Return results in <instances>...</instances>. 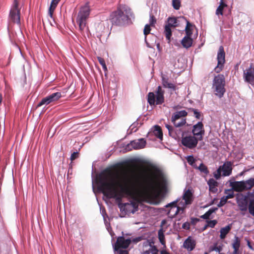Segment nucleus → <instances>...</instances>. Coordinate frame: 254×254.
<instances>
[{
	"instance_id": "obj_1",
	"label": "nucleus",
	"mask_w": 254,
	"mask_h": 254,
	"mask_svg": "<svg viewBox=\"0 0 254 254\" xmlns=\"http://www.w3.org/2000/svg\"><path fill=\"white\" fill-rule=\"evenodd\" d=\"M153 170L154 173L146 175L143 183L137 188L138 178L134 172H124L120 175L117 174L116 179L114 180L113 171L106 169L97 177L98 189L109 198L121 201L124 197L127 196L132 199L130 203L122 204L121 210L127 211V208L131 206L135 211L138 204L142 202L158 204L160 195L167 190V181L158 168L154 167Z\"/></svg>"
},
{
	"instance_id": "obj_2",
	"label": "nucleus",
	"mask_w": 254,
	"mask_h": 254,
	"mask_svg": "<svg viewBox=\"0 0 254 254\" xmlns=\"http://www.w3.org/2000/svg\"><path fill=\"white\" fill-rule=\"evenodd\" d=\"M131 18H134L131 9L125 4H120L116 10L110 15V20L113 25L122 26L129 23Z\"/></svg>"
},
{
	"instance_id": "obj_3",
	"label": "nucleus",
	"mask_w": 254,
	"mask_h": 254,
	"mask_svg": "<svg viewBox=\"0 0 254 254\" xmlns=\"http://www.w3.org/2000/svg\"><path fill=\"white\" fill-rule=\"evenodd\" d=\"M90 11L91 9L88 2L81 6L79 9L76 21L81 32H82L87 26V20L89 17Z\"/></svg>"
},
{
	"instance_id": "obj_4",
	"label": "nucleus",
	"mask_w": 254,
	"mask_h": 254,
	"mask_svg": "<svg viewBox=\"0 0 254 254\" xmlns=\"http://www.w3.org/2000/svg\"><path fill=\"white\" fill-rule=\"evenodd\" d=\"M225 86V79L223 74H219L214 77L212 88L215 95L220 98L223 96L226 92Z\"/></svg>"
},
{
	"instance_id": "obj_5",
	"label": "nucleus",
	"mask_w": 254,
	"mask_h": 254,
	"mask_svg": "<svg viewBox=\"0 0 254 254\" xmlns=\"http://www.w3.org/2000/svg\"><path fill=\"white\" fill-rule=\"evenodd\" d=\"M165 91L161 86L157 87L155 93L149 92L147 95V102L150 105H161L165 101Z\"/></svg>"
},
{
	"instance_id": "obj_6",
	"label": "nucleus",
	"mask_w": 254,
	"mask_h": 254,
	"mask_svg": "<svg viewBox=\"0 0 254 254\" xmlns=\"http://www.w3.org/2000/svg\"><path fill=\"white\" fill-rule=\"evenodd\" d=\"M230 186L232 189L236 192L250 190L254 187V178H251L246 181L230 182Z\"/></svg>"
},
{
	"instance_id": "obj_7",
	"label": "nucleus",
	"mask_w": 254,
	"mask_h": 254,
	"mask_svg": "<svg viewBox=\"0 0 254 254\" xmlns=\"http://www.w3.org/2000/svg\"><path fill=\"white\" fill-rule=\"evenodd\" d=\"M188 115V113L185 110L176 112L173 114L171 118V121L175 127H181L186 124L185 117Z\"/></svg>"
},
{
	"instance_id": "obj_8",
	"label": "nucleus",
	"mask_w": 254,
	"mask_h": 254,
	"mask_svg": "<svg viewBox=\"0 0 254 254\" xmlns=\"http://www.w3.org/2000/svg\"><path fill=\"white\" fill-rule=\"evenodd\" d=\"M20 9L18 8V1L14 0L12 7L9 13V18L11 21L18 24H20Z\"/></svg>"
},
{
	"instance_id": "obj_9",
	"label": "nucleus",
	"mask_w": 254,
	"mask_h": 254,
	"mask_svg": "<svg viewBox=\"0 0 254 254\" xmlns=\"http://www.w3.org/2000/svg\"><path fill=\"white\" fill-rule=\"evenodd\" d=\"M217 65L215 67L214 71L215 72L218 73L221 72L223 67L224 64L225 63V53L223 47L220 46L217 54Z\"/></svg>"
},
{
	"instance_id": "obj_10",
	"label": "nucleus",
	"mask_w": 254,
	"mask_h": 254,
	"mask_svg": "<svg viewBox=\"0 0 254 254\" xmlns=\"http://www.w3.org/2000/svg\"><path fill=\"white\" fill-rule=\"evenodd\" d=\"M198 140L199 139L195 136L189 135L183 137L181 139V143L183 146L191 149L197 146Z\"/></svg>"
},
{
	"instance_id": "obj_11",
	"label": "nucleus",
	"mask_w": 254,
	"mask_h": 254,
	"mask_svg": "<svg viewBox=\"0 0 254 254\" xmlns=\"http://www.w3.org/2000/svg\"><path fill=\"white\" fill-rule=\"evenodd\" d=\"M180 200V199H177V200L168 203L165 206L166 208V211L167 212V213L169 217L173 218L178 214L177 204Z\"/></svg>"
},
{
	"instance_id": "obj_12",
	"label": "nucleus",
	"mask_w": 254,
	"mask_h": 254,
	"mask_svg": "<svg viewBox=\"0 0 254 254\" xmlns=\"http://www.w3.org/2000/svg\"><path fill=\"white\" fill-rule=\"evenodd\" d=\"M131 242L130 239H125L123 236L119 237L114 246L115 251H118L120 249L127 248Z\"/></svg>"
},
{
	"instance_id": "obj_13",
	"label": "nucleus",
	"mask_w": 254,
	"mask_h": 254,
	"mask_svg": "<svg viewBox=\"0 0 254 254\" xmlns=\"http://www.w3.org/2000/svg\"><path fill=\"white\" fill-rule=\"evenodd\" d=\"M243 78L245 82L254 86V65L251 64L250 66L244 70Z\"/></svg>"
},
{
	"instance_id": "obj_14",
	"label": "nucleus",
	"mask_w": 254,
	"mask_h": 254,
	"mask_svg": "<svg viewBox=\"0 0 254 254\" xmlns=\"http://www.w3.org/2000/svg\"><path fill=\"white\" fill-rule=\"evenodd\" d=\"M62 97L61 92L54 93L45 98H44L42 100L38 103L37 107H39L43 105H48L50 103L58 100Z\"/></svg>"
},
{
	"instance_id": "obj_15",
	"label": "nucleus",
	"mask_w": 254,
	"mask_h": 254,
	"mask_svg": "<svg viewBox=\"0 0 254 254\" xmlns=\"http://www.w3.org/2000/svg\"><path fill=\"white\" fill-rule=\"evenodd\" d=\"M194 136L197 137L199 140L202 139V135L204 134L203 125L202 122H198L193 127L192 130Z\"/></svg>"
},
{
	"instance_id": "obj_16",
	"label": "nucleus",
	"mask_w": 254,
	"mask_h": 254,
	"mask_svg": "<svg viewBox=\"0 0 254 254\" xmlns=\"http://www.w3.org/2000/svg\"><path fill=\"white\" fill-rule=\"evenodd\" d=\"M232 163L230 161H227L224 164L219 167V168L222 172V176H229L232 174Z\"/></svg>"
},
{
	"instance_id": "obj_17",
	"label": "nucleus",
	"mask_w": 254,
	"mask_h": 254,
	"mask_svg": "<svg viewBox=\"0 0 254 254\" xmlns=\"http://www.w3.org/2000/svg\"><path fill=\"white\" fill-rule=\"evenodd\" d=\"M196 244V241L190 236H189L184 241L183 247L188 251L191 252L194 249Z\"/></svg>"
},
{
	"instance_id": "obj_18",
	"label": "nucleus",
	"mask_w": 254,
	"mask_h": 254,
	"mask_svg": "<svg viewBox=\"0 0 254 254\" xmlns=\"http://www.w3.org/2000/svg\"><path fill=\"white\" fill-rule=\"evenodd\" d=\"M146 143V140L144 138H140L131 141L129 145L134 149H139L143 148L145 146Z\"/></svg>"
},
{
	"instance_id": "obj_19",
	"label": "nucleus",
	"mask_w": 254,
	"mask_h": 254,
	"mask_svg": "<svg viewBox=\"0 0 254 254\" xmlns=\"http://www.w3.org/2000/svg\"><path fill=\"white\" fill-rule=\"evenodd\" d=\"M182 200H184L183 203H185V205L191 204L193 201V194L190 190H184L182 196Z\"/></svg>"
},
{
	"instance_id": "obj_20",
	"label": "nucleus",
	"mask_w": 254,
	"mask_h": 254,
	"mask_svg": "<svg viewBox=\"0 0 254 254\" xmlns=\"http://www.w3.org/2000/svg\"><path fill=\"white\" fill-rule=\"evenodd\" d=\"M162 84L164 88L171 89L174 91L177 89V86L174 84L169 82L168 78L164 76H162Z\"/></svg>"
},
{
	"instance_id": "obj_21",
	"label": "nucleus",
	"mask_w": 254,
	"mask_h": 254,
	"mask_svg": "<svg viewBox=\"0 0 254 254\" xmlns=\"http://www.w3.org/2000/svg\"><path fill=\"white\" fill-rule=\"evenodd\" d=\"M193 43L191 37L185 36L181 41V44L184 48L188 49L191 47Z\"/></svg>"
},
{
	"instance_id": "obj_22",
	"label": "nucleus",
	"mask_w": 254,
	"mask_h": 254,
	"mask_svg": "<svg viewBox=\"0 0 254 254\" xmlns=\"http://www.w3.org/2000/svg\"><path fill=\"white\" fill-rule=\"evenodd\" d=\"M232 229V224H229L225 227L221 228L220 230V238L221 239H224L226 235L229 233Z\"/></svg>"
},
{
	"instance_id": "obj_23",
	"label": "nucleus",
	"mask_w": 254,
	"mask_h": 254,
	"mask_svg": "<svg viewBox=\"0 0 254 254\" xmlns=\"http://www.w3.org/2000/svg\"><path fill=\"white\" fill-rule=\"evenodd\" d=\"M153 133L160 140L163 139V132L161 127L158 125H155L154 127Z\"/></svg>"
},
{
	"instance_id": "obj_24",
	"label": "nucleus",
	"mask_w": 254,
	"mask_h": 254,
	"mask_svg": "<svg viewBox=\"0 0 254 254\" xmlns=\"http://www.w3.org/2000/svg\"><path fill=\"white\" fill-rule=\"evenodd\" d=\"M149 245L150 248L144 252L143 254H158V250L155 246H152L151 245V242H147Z\"/></svg>"
},
{
	"instance_id": "obj_25",
	"label": "nucleus",
	"mask_w": 254,
	"mask_h": 254,
	"mask_svg": "<svg viewBox=\"0 0 254 254\" xmlns=\"http://www.w3.org/2000/svg\"><path fill=\"white\" fill-rule=\"evenodd\" d=\"M194 168L198 170L200 172L204 174L205 175H208L209 172L207 167L202 163H201L199 166L196 165Z\"/></svg>"
},
{
	"instance_id": "obj_26",
	"label": "nucleus",
	"mask_w": 254,
	"mask_h": 254,
	"mask_svg": "<svg viewBox=\"0 0 254 254\" xmlns=\"http://www.w3.org/2000/svg\"><path fill=\"white\" fill-rule=\"evenodd\" d=\"M240 243L241 241L239 238L235 236L232 243V247L235 253H236V252H239V248L240 247Z\"/></svg>"
},
{
	"instance_id": "obj_27",
	"label": "nucleus",
	"mask_w": 254,
	"mask_h": 254,
	"mask_svg": "<svg viewBox=\"0 0 254 254\" xmlns=\"http://www.w3.org/2000/svg\"><path fill=\"white\" fill-rule=\"evenodd\" d=\"M192 24L189 22V21L187 20V25L185 28L186 36L191 37L192 34Z\"/></svg>"
},
{
	"instance_id": "obj_28",
	"label": "nucleus",
	"mask_w": 254,
	"mask_h": 254,
	"mask_svg": "<svg viewBox=\"0 0 254 254\" xmlns=\"http://www.w3.org/2000/svg\"><path fill=\"white\" fill-rule=\"evenodd\" d=\"M227 6V4L224 2V0H220V5L216 9V14L217 15H223V9Z\"/></svg>"
},
{
	"instance_id": "obj_29",
	"label": "nucleus",
	"mask_w": 254,
	"mask_h": 254,
	"mask_svg": "<svg viewBox=\"0 0 254 254\" xmlns=\"http://www.w3.org/2000/svg\"><path fill=\"white\" fill-rule=\"evenodd\" d=\"M178 20L175 17H169L168 19V24L170 27H176L178 26Z\"/></svg>"
},
{
	"instance_id": "obj_30",
	"label": "nucleus",
	"mask_w": 254,
	"mask_h": 254,
	"mask_svg": "<svg viewBox=\"0 0 254 254\" xmlns=\"http://www.w3.org/2000/svg\"><path fill=\"white\" fill-rule=\"evenodd\" d=\"M246 200V197L245 198L243 201H238L237 203L241 211H246L247 210V204Z\"/></svg>"
},
{
	"instance_id": "obj_31",
	"label": "nucleus",
	"mask_w": 254,
	"mask_h": 254,
	"mask_svg": "<svg viewBox=\"0 0 254 254\" xmlns=\"http://www.w3.org/2000/svg\"><path fill=\"white\" fill-rule=\"evenodd\" d=\"M171 27L167 25H166L165 26L164 32L165 34L166 38L168 40H170V38L172 36V30Z\"/></svg>"
},
{
	"instance_id": "obj_32",
	"label": "nucleus",
	"mask_w": 254,
	"mask_h": 254,
	"mask_svg": "<svg viewBox=\"0 0 254 254\" xmlns=\"http://www.w3.org/2000/svg\"><path fill=\"white\" fill-rule=\"evenodd\" d=\"M188 205H185V203H183V201L179 202V206L177 205V208H178V214L181 212L183 213L185 212V209Z\"/></svg>"
},
{
	"instance_id": "obj_33",
	"label": "nucleus",
	"mask_w": 254,
	"mask_h": 254,
	"mask_svg": "<svg viewBox=\"0 0 254 254\" xmlns=\"http://www.w3.org/2000/svg\"><path fill=\"white\" fill-rule=\"evenodd\" d=\"M158 238L159 239V241H160V243L162 245L165 244V236H164V235L163 231V230L162 229H160L158 231Z\"/></svg>"
},
{
	"instance_id": "obj_34",
	"label": "nucleus",
	"mask_w": 254,
	"mask_h": 254,
	"mask_svg": "<svg viewBox=\"0 0 254 254\" xmlns=\"http://www.w3.org/2000/svg\"><path fill=\"white\" fill-rule=\"evenodd\" d=\"M248 209L249 213L254 216V199L250 201Z\"/></svg>"
},
{
	"instance_id": "obj_35",
	"label": "nucleus",
	"mask_w": 254,
	"mask_h": 254,
	"mask_svg": "<svg viewBox=\"0 0 254 254\" xmlns=\"http://www.w3.org/2000/svg\"><path fill=\"white\" fill-rule=\"evenodd\" d=\"M165 127L168 129L169 134L170 136L174 137L176 135V133L175 132V128L173 127L168 124H166Z\"/></svg>"
},
{
	"instance_id": "obj_36",
	"label": "nucleus",
	"mask_w": 254,
	"mask_h": 254,
	"mask_svg": "<svg viewBox=\"0 0 254 254\" xmlns=\"http://www.w3.org/2000/svg\"><path fill=\"white\" fill-rule=\"evenodd\" d=\"M186 159L188 162V163L192 166L194 168L195 166L196 165L195 163V160L193 156L192 155L188 156Z\"/></svg>"
},
{
	"instance_id": "obj_37",
	"label": "nucleus",
	"mask_w": 254,
	"mask_h": 254,
	"mask_svg": "<svg viewBox=\"0 0 254 254\" xmlns=\"http://www.w3.org/2000/svg\"><path fill=\"white\" fill-rule=\"evenodd\" d=\"M225 193L227 195L224 196L227 200L230 198H232L234 197V193L231 190H225Z\"/></svg>"
},
{
	"instance_id": "obj_38",
	"label": "nucleus",
	"mask_w": 254,
	"mask_h": 254,
	"mask_svg": "<svg viewBox=\"0 0 254 254\" xmlns=\"http://www.w3.org/2000/svg\"><path fill=\"white\" fill-rule=\"evenodd\" d=\"M172 5L173 8L176 10L180 9L181 6V1L180 0H173Z\"/></svg>"
},
{
	"instance_id": "obj_39",
	"label": "nucleus",
	"mask_w": 254,
	"mask_h": 254,
	"mask_svg": "<svg viewBox=\"0 0 254 254\" xmlns=\"http://www.w3.org/2000/svg\"><path fill=\"white\" fill-rule=\"evenodd\" d=\"M97 59H98V61L99 63H100V64L102 65L104 70L105 71H107V67L106 65V63H105V60H104V59L101 57H98L97 58Z\"/></svg>"
},
{
	"instance_id": "obj_40",
	"label": "nucleus",
	"mask_w": 254,
	"mask_h": 254,
	"mask_svg": "<svg viewBox=\"0 0 254 254\" xmlns=\"http://www.w3.org/2000/svg\"><path fill=\"white\" fill-rule=\"evenodd\" d=\"M56 7L55 5L52 4H50V7L48 10V14L50 16L51 18H53V14L56 9Z\"/></svg>"
},
{
	"instance_id": "obj_41",
	"label": "nucleus",
	"mask_w": 254,
	"mask_h": 254,
	"mask_svg": "<svg viewBox=\"0 0 254 254\" xmlns=\"http://www.w3.org/2000/svg\"><path fill=\"white\" fill-rule=\"evenodd\" d=\"M149 23V25H150L151 26H154L155 23H156V18L152 14H150Z\"/></svg>"
},
{
	"instance_id": "obj_42",
	"label": "nucleus",
	"mask_w": 254,
	"mask_h": 254,
	"mask_svg": "<svg viewBox=\"0 0 254 254\" xmlns=\"http://www.w3.org/2000/svg\"><path fill=\"white\" fill-rule=\"evenodd\" d=\"M150 26H151L149 24H146L145 25L143 33L145 36H146L148 34H149L151 31Z\"/></svg>"
},
{
	"instance_id": "obj_43",
	"label": "nucleus",
	"mask_w": 254,
	"mask_h": 254,
	"mask_svg": "<svg viewBox=\"0 0 254 254\" xmlns=\"http://www.w3.org/2000/svg\"><path fill=\"white\" fill-rule=\"evenodd\" d=\"M227 202V199L224 196L221 198L219 203L217 204V206L218 207H221L224 206L226 203Z\"/></svg>"
},
{
	"instance_id": "obj_44",
	"label": "nucleus",
	"mask_w": 254,
	"mask_h": 254,
	"mask_svg": "<svg viewBox=\"0 0 254 254\" xmlns=\"http://www.w3.org/2000/svg\"><path fill=\"white\" fill-rule=\"evenodd\" d=\"M207 184H208L209 187H211V186L214 187V186H218V182L212 178L208 180Z\"/></svg>"
},
{
	"instance_id": "obj_45",
	"label": "nucleus",
	"mask_w": 254,
	"mask_h": 254,
	"mask_svg": "<svg viewBox=\"0 0 254 254\" xmlns=\"http://www.w3.org/2000/svg\"><path fill=\"white\" fill-rule=\"evenodd\" d=\"M207 226H209V227L213 228L217 224V221L216 220H208L207 221Z\"/></svg>"
},
{
	"instance_id": "obj_46",
	"label": "nucleus",
	"mask_w": 254,
	"mask_h": 254,
	"mask_svg": "<svg viewBox=\"0 0 254 254\" xmlns=\"http://www.w3.org/2000/svg\"><path fill=\"white\" fill-rule=\"evenodd\" d=\"M222 251V248L220 246H217V245H215L214 246L210 248V251H216L217 252H220Z\"/></svg>"
},
{
	"instance_id": "obj_47",
	"label": "nucleus",
	"mask_w": 254,
	"mask_h": 254,
	"mask_svg": "<svg viewBox=\"0 0 254 254\" xmlns=\"http://www.w3.org/2000/svg\"><path fill=\"white\" fill-rule=\"evenodd\" d=\"M221 170L219 167L218 169L217 170L216 172H215L214 173V177L216 179L218 180L220 178V177L221 176Z\"/></svg>"
},
{
	"instance_id": "obj_48",
	"label": "nucleus",
	"mask_w": 254,
	"mask_h": 254,
	"mask_svg": "<svg viewBox=\"0 0 254 254\" xmlns=\"http://www.w3.org/2000/svg\"><path fill=\"white\" fill-rule=\"evenodd\" d=\"M190 110L193 112L195 117L197 119H199L201 116L200 113L197 109H190Z\"/></svg>"
},
{
	"instance_id": "obj_49",
	"label": "nucleus",
	"mask_w": 254,
	"mask_h": 254,
	"mask_svg": "<svg viewBox=\"0 0 254 254\" xmlns=\"http://www.w3.org/2000/svg\"><path fill=\"white\" fill-rule=\"evenodd\" d=\"M200 221L199 219L197 218L191 217L190 221V225L195 226L197 222Z\"/></svg>"
},
{
	"instance_id": "obj_50",
	"label": "nucleus",
	"mask_w": 254,
	"mask_h": 254,
	"mask_svg": "<svg viewBox=\"0 0 254 254\" xmlns=\"http://www.w3.org/2000/svg\"><path fill=\"white\" fill-rule=\"evenodd\" d=\"M190 222H186L185 223H184L183 224L182 228L184 229L189 230L190 229Z\"/></svg>"
},
{
	"instance_id": "obj_51",
	"label": "nucleus",
	"mask_w": 254,
	"mask_h": 254,
	"mask_svg": "<svg viewBox=\"0 0 254 254\" xmlns=\"http://www.w3.org/2000/svg\"><path fill=\"white\" fill-rule=\"evenodd\" d=\"M78 157V153L77 152H73L71 156H70V160L71 161H73L75 159H76V158H77Z\"/></svg>"
},
{
	"instance_id": "obj_52",
	"label": "nucleus",
	"mask_w": 254,
	"mask_h": 254,
	"mask_svg": "<svg viewBox=\"0 0 254 254\" xmlns=\"http://www.w3.org/2000/svg\"><path fill=\"white\" fill-rule=\"evenodd\" d=\"M211 215V214L207 211L203 215H201L200 217L203 219H208Z\"/></svg>"
},
{
	"instance_id": "obj_53",
	"label": "nucleus",
	"mask_w": 254,
	"mask_h": 254,
	"mask_svg": "<svg viewBox=\"0 0 254 254\" xmlns=\"http://www.w3.org/2000/svg\"><path fill=\"white\" fill-rule=\"evenodd\" d=\"M217 186H211L209 187V190L210 191L213 192V193H216L218 189L216 188Z\"/></svg>"
},
{
	"instance_id": "obj_54",
	"label": "nucleus",
	"mask_w": 254,
	"mask_h": 254,
	"mask_svg": "<svg viewBox=\"0 0 254 254\" xmlns=\"http://www.w3.org/2000/svg\"><path fill=\"white\" fill-rule=\"evenodd\" d=\"M217 210H218L217 207H212V208H210L208 210V211L209 212V213H210L211 214H212L213 213L215 212Z\"/></svg>"
},
{
	"instance_id": "obj_55",
	"label": "nucleus",
	"mask_w": 254,
	"mask_h": 254,
	"mask_svg": "<svg viewBox=\"0 0 254 254\" xmlns=\"http://www.w3.org/2000/svg\"><path fill=\"white\" fill-rule=\"evenodd\" d=\"M61 0H52L51 3V4L55 5L57 7L58 3Z\"/></svg>"
},
{
	"instance_id": "obj_56",
	"label": "nucleus",
	"mask_w": 254,
	"mask_h": 254,
	"mask_svg": "<svg viewBox=\"0 0 254 254\" xmlns=\"http://www.w3.org/2000/svg\"><path fill=\"white\" fill-rule=\"evenodd\" d=\"M119 254H128V252L127 250H119Z\"/></svg>"
},
{
	"instance_id": "obj_57",
	"label": "nucleus",
	"mask_w": 254,
	"mask_h": 254,
	"mask_svg": "<svg viewBox=\"0 0 254 254\" xmlns=\"http://www.w3.org/2000/svg\"><path fill=\"white\" fill-rule=\"evenodd\" d=\"M141 240V237H137L136 238L133 239L131 241H132L134 243H137Z\"/></svg>"
},
{
	"instance_id": "obj_58",
	"label": "nucleus",
	"mask_w": 254,
	"mask_h": 254,
	"mask_svg": "<svg viewBox=\"0 0 254 254\" xmlns=\"http://www.w3.org/2000/svg\"><path fill=\"white\" fill-rule=\"evenodd\" d=\"M247 244H248V247H249L250 249H253V247H252V246H251V243H250V241H249V240H247Z\"/></svg>"
},
{
	"instance_id": "obj_59",
	"label": "nucleus",
	"mask_w": 254,
	"mask_h": 254,
	"mask_svg": "<svg viewBox=\"0 0 254 254\" xmlns=\"http://www.w3.org/2000/svg\"><path fill=\"white\" fill-rule=\"evenodd\" d=\"M161 254H170L169 253L166 252V251H162L161 252Z\"/></svg>"
},
{
	"instance_id": "obj_60",
	"label": "nucleus",
	"mask_w": 254,
	"mask_h": 254,
	"mask_svg": "<svg viewBox=\"0 0 254 254\" xmlns=\"http://www.w3.org/2000/svg\"><path fill=\"white\" fill-rule=\"evenodd\" d=\"M209 227V226H207V225H206L204 227V228H203V230H205V229H206L207 227Z\"/></svg>"
},
{
	"instance_id": "obj_61",
	"label": "nucleus",
	"mask_w": 254,
	"mask_h": 254,
	"mask_svg": "<svg viewBox=\"0 0 254 254\" xmlns=\"http://www.w3.org/2000/svg\"><path fill=\"white\" fill-rule=\"evenodd\" d=\"M204 254H208V253L207 252H205Z\"/></svg>"
}]
</instances>
